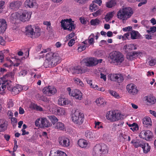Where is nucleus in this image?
Returning a JSON list of instances; mask_svg holds the SVG:
<instances>
[{"instance_id":"1","label":"nucleus","mask_w":156,"mask_h":156,"mask_svg":"<svg viewBox=\"0 0 156 156\" xmlns=\"http://www.w3.org/2000/svg\"><path fill=\"white\" fill-rule=\"evenodd\" d=\"M46 60L44 63L45 67H52L59 62L60 57L58 53L50 52L46 55Z\"/></svg>"},{"instance_id":"2","label":"nucleus","mask_w":156,"mask_h":156,"mask_svg":"<svg viewBox=\"0 0 156 156\" xmlns=\"http://www.w3.org/2000/svg\"><path fill=\"white\" fill-rule=\"evenodd\" d=\"M133 14L132 9L130 7H125L120 9L117 14V18L123 21L127 20Z\"/></svg>"},{"instance_id":"3","label":"nucleus","mask_w":156,"mask_h":156,"mask_svg":"<svg viewBox=\"0 0 156 156\" xmlns=\"http://www.w3.org/2000/svg\"><path fill=\"white\" fill-rule=\"evenodd\" d=\"M109 58L111 60V62L118 64L122 62L124 60V57L120 52L114 51L110 54Z\"/></svg>"},{"instance_id":"4","label":"nucleus","mask_w":156,"mask_h":156,"mask_svg":"<svg viewBox=\"0 0 156 156\" xmlns=\"http://www.w3.org/2000/svg\"><path fill=\"white\" fill-rule=\"evenodd\" d=\"M108 148L105 144H97L94 147L92 152L94 156H101L102 154L108 153Z\"/></svg>"},{"instance_id":"5","label":"nucleus","mask_w":156,"mask_h":156,"mask_svg":"<svg viewBox=\"0 0 156 156\" xmlns=\"http://www.w3.org/2000/svg\"><path fill=\"white\" fill-rule=\"evenodd\" d=\"M0 84V94H2L6 88L9 91H12L13 94H17L19 91L16 87H13L12 83L11 81H6Z\"/></svg>"},{"instance_id":"6","label":"nucleus","mask_w":156,"mask_h":156,"mask_svg":"<svg viewBox=\"0 0 156 156\" xmlns=\"http://www.w3.org/2000/svg\"><path fill=\"white\" fill-rule=\"evenodd\" d=\"M40 29L38 27H33L31 25L26 27L25 33L26 35L31 37H37L40 35Z\"/></svg>"},{"instance_id":"7","label":"nucleus","mask_w":156,"mask_h":156,"mask_svg":"<svg viewBox=\"0 0 156 156\" xmlns=\"http://www.w3.org/2000/svg\"><path fill=\"white\" fill-rule=\"evenodd\" d=\"M72 121L75 124L81 125L84 120V115L78 111H76L73 114L72 118Z\"/></svg>"},{"instance_id":"8","label":"nucleus","mask_w":156,"mask_h":156,"mask_svg":"<svg viewBox=\"0 0 156 156\" xmlns=\"http://www.w3.org/2000/svg\"><path fill=\"white\" fill-rule=\"evenodd\" d=\"M102 61L101 59H98L94 58H89L83 59L81 62L84 63L87 66H92L101 63Z\"/></svg>"},{"instance_id":"9","label":"nucleus","mask_w":156,"mask_h":156,"mask_svg":"<svg viewBox=\"0 0 156 156\" xmlns=\"http://www.w3.org/2000/svg\"><path fill=\"white\" fill-rule=\"evenodd\" d=\"M107 119L111 122H115L120 119V114L115 111L108 112L106 116Z\"/></svg>"},{"instance_id":"10","label":"nucleus","mask_w":156,"mask_h":156,"mask_svg":"<svg viewBox=\"0 0 156 156\" xmlns=\"http://www.w3.org/2000/svg\"><path fill=\"white\" fill-rule=\"evenodd\" d=\"M71 19L62 20L61 21L62 27L64 30H71L75 28L74 25L73 23H71Z\"/></svg>"},{"instance_id":"11","label":"nucleus","mask_w":156,"mask_h":156,"mask_svg":"<svg viewBox=\"0 0 156 156\" xmlns=\"http://www.w3.org/2000/svg\"><path fill=\"white\" fill-rule=\"evenodd\" d=\"M31 15V13L30 12L24 11L22 13H19V20L23 22L28 21L30 19Z\"/></svg>"},{"instance_id":"12","label":"nucleus","mask_w":156,"mask_h":156,"mask_svg":"<svg viewBox=\"0 0 156 156\" xmlns=\"http://www.w3.org/2000/svg\"><path fill=\"white\" fill-rule=\"evenodd\" d=\"M139 136L146 140H150L152 138L153 134L149 130H143L140 133Z\"/></svg>"},{"instance_id":"13","label":"nucleus","mask_w":156,"mask_h":156,"mask_svg":"<svg viewBox=\"0 0 156 156\" xmlns=\"http://www.w3.org/2000/svg\"><path fill=\"white\" fill-rule=\"evenodd\" d=\"M42 92L46 95L50 96L55 94L57 92V90L54 87L49 86L44 87L42 90Z\"/></svg>"},{"instance_id":"14","label":"nucleus","mask_w":156,"mask_h":156,"mask_svg":"<svg viewBox=\"0 0 156 156\" xmlns=\"http://www.w3.org/2000/svg\"><path fill=\"white\" fill-rule=\"evenodd\" d=\"M108 79L112 81H117L119 83L122 82L123 80V77L120 74H110L108 75Z\"/></svg>"},{"instance_id":"15","label":"nucleus","mask_w":156,"mask_h":156,"mask_svg":"<svg viewBox=\"0 0 156 156\" xmlns=\"http://www.w3.org/2000/svg\"><path fill=\"white\" fill-rule=\"evenodd\" d=\"M58 104L62 106H72L73 105V101L70 100L67 98H60L58 100Z\"/></svg>"},{"instance_id":"16","label":"nucleus","mask_w":156,"mask_h":156,"mask_svg":"<svg viewBox=\"0 0 156 156\" xmlns=\"http://www.w3.org/2000/svg\"><path fill=\"white\" fill-rule=\"evenodd\" d=\"M58 141L59 144L63 147H69L70 144L69 139L65 136H62L59 137Z\"/></svg>"},{"instance_id":"17","label":"nucleus","mask_w":156,"mask_h":156,"mask_svg":"<svg viewBox=\"0 0 156 156\" xmlns=\"http://www.w3.org/2000/svg\"><path fill=\"white\" fill-rule=\"evenodd\" d=\"M126 88L128 93L132 95L136 94L138 92L136 86L133 83L128 84L126 86Z\"/></svg>"},{"instance_id":"18","label":"nucleus","mask_w":156,"mask_h":156,"mask_svg":"<svg viewBox=\"0 0 156 156\" xmlns=\"http://www.w3.org/2000/svg\"><path fill=\"white\" fill-rule=\"evenodd\" d=\"M24 5L26 8H37L38 6V4L34 0H26L24 3Z\"/></svg>"},{"instance_id":"19","label":"nucleus","mask_w":156,"mask_h":156,"mask_svg":"<svg viewBox=\"0 0 156 156\" xmlns=\"http://www.w3.org/2000/svg\"><path fill=\"white\" fill-rule=\"evenodd\" d=\"M69 95L74 97L76 99L81 100L83 98V94L78 89H74L69 93Z\"/></svg>"},{"instance_id":"20","label":"nucleus","mask_w":156,"mask_h":156,"mask_svg":"<svg viewBox=\"0 0 156 156\" xmlns=\"http://www.w3.org/2000/svg\"><path fill=\"white\" fill-rule=\"evenodd\" d=\"M144 99L147 105H153L156 102L155 98L151 95L145 96L144 97Z\"/></svg>"},{"instance_id":"21","label":"nucleus","mask_w":156,"mask_h":156,"mask_svg":"<svg viewBox=\"0 0 156 156\" xmlns=\"http://www.w3.org/2000/svg\"><path fill=\"white\" fill-rule=\"evenodd\" d=\"M14 77V73H9L5 75L3 78L0 80V84H3L2 83L6 81H11L9 80L12 79Z\"/></svg>"},{"instance_id":"22","label":"nucleus","mask_w":156,"mask_h":156,"mask_svg":"<svg viewBox=\"0 0 156 156\" xmlns=\"http://www.w3.org/2000/svg\"><path fill=\"white\" fill-rule=\"evenodd\" d=\"M137 49V46L134 44H126L124 46L123 50L126 52L127 53L132 50Z\"/></svg>"},{"instance_id":"23","label":"nucleus","mask_w":156,"mask_h":156,"mask_svg":"<svg viewBox=\"0 0 156 156\" xmlns=\"http://www.w3.org/2000/svg\"><path fill=\"white\" fill-rule=\"evenodd\" d=\"M77 144L80 147L83 148L88 147L90 146L88 141L83 139H79L77 142Z\"/></svg>"},{"instance_id":"24","label":"nucleus","mask_w":156,"mask_h":156,"mask_svg":"<svg viewBox=\"0 0 156 156\" xmlns=\"http://www.w3.org/2000/svg\"><path fill=\"white\" fill-rule=\"evenodd\" d=\"M22 4V2L16 1L11 2L9 5V7L11 9L16 10L18 9Z\"/></svg>"},{"instance_id":"25","label":"nucleus","mask_w":156,"mask_h":156,"mask_svg":"<svg viewBox=\"0 0 156 156\" xmlns=\"http://www.w3.org/2000/svg\"><path fill=\"white\" fill-rule=\"evenodd\" d=\"M7 27L6 22L5 20L3 19H0V33L4 32Z\"/></svg>"},{"instance_id":"26","label":"nucleus","mask_w":156,"mask_h":156,"mask_svg":"<svg viewBox=\"0 0 156 156\" xmlns=\"http://www.w3.org/2000/svg\"><path fill=\"white\" fill-rule=\"evenodd\" d=\"M7 122L4 119H0V132L5 131L7 129Z\"/></svg>"},{"instance_id":"27","label":"nucleus","mask_w":156,"mask_h":156,"mask_svg":"<svg viewBox=\"0 0 156 156\" xmlns=\"http://www.w3.org/2000/svg\"><path fill=\"white\" fill-rule=\"evenodd\" d=\"M141 53L140 51H134L133 53H128L126 56L127 59L132 60L135 58L136 56H137L140 55Z\"/></svg>"},{"instance_id":"28","label":"nucleus","mask_w":156,"mask_h":156,"mask_svg":"<svg viewBox=\"0 0 156 156\" xmlns=\"http://www.w3.org/2000/svg\"><path fill=\"white\" fill-rule=\"evenodd\" d=\"M49 156H67L65 153L61 151H51Z\"/></svg>"},{"instance_id":"29","label":"nucleus","mask_w":156,"mask_h":156,"mask_svg":"<svg viewBox=\"0 0 156 156\" xmlns=\"http://www.w3.org/2000/svg\"><path fill=\"white\" fill-rule=\"evenodd\" d=\"M41 127H48L51 125V123L46 118H41Z\"/></svg>"},{"instance_id":"30","label":"nucleus","mask_w":156,"mask_h":156,"mask_svg":"<svg viewBox=\"0 0 156 156\" xmlns=\"http://www.w3.org/2000/svg\"><path fill=\"white\" fill-rule=\"evenodd\" d=\"M94 34H92L89 37L88 39L83 41V43L85 44L92 45L94 43Z\"/></svg>"},{"instance_id":"31","label":"nucleus","mask_w":156,"mask_h":156,"mask_svg":"<svg viewBox=\"0 0 156 156\" xmlns=\"http://www.w3.org/2000/svg\"><path fill=\"white\" fill-rule=\"evenodd\" d=\"M71 71L73 74L82 73L85 72L84 70H83L79 67H72Z\"/></svg>"},{"instance_id":"32","label":"nucleus","mask_w":156,"mask_h":156,"mask_svg":"<svg viewBox=\"0 0 156 156\" xmlns=\"http://www.w3.org/2000/svg\"><path fill=\"white\" fill-rule=\"evenodd\" d=\"M142 146L141 147L143 149V152L145 154H147L151 149V147L147 143H146L143 142L142 144Z\"/></svg>"},{"instance_id":"33","label":"nucleus","mask_w":156,"mask_h":156,"mask_svg":"<svg viewBox=\"0 0 156 156\" xmlns=\"http://www.w3.org/2000/svg\"><path fill=\"white\" fill-rule=\"evenodd\" d=\"M143 142L137 140H133L131 141V143H132L134 146L136 148L139 147H141L142 146V144Z\"/></svg>"},{"instance_id":"34","label":"nucleus","mask_w":156,"mask_h":156,"mask_svg":"<svg viewBox=\"0 0 156 156\" xmlns=\"http://www.w3.org/2000/svg\"><path fill=\"white\" fill-rule=\"evenodd\" d=\"M97 105L103 107L105 104V100L103 98H99L96 100Z\"/></svg>"},{"instance_id":"35","label":"nucleus","mask_w":156,"mask_h":156,"mask_svg":"<svg viewBox=\"0 0 156 156\" xmlns=\"http://www.w3.org/2000/svg\"><path fill=\"white\" fill-rule=\"evenodd\" d=\"M10 20L13 23L19 20V13L17 12L12 14L10 17Z\"/></svg>"},{"instance_id":"36","label":"nucleus","mask_w":156,"mask_h":156,"mask_svg":"<svg viewBox=\"0 0 156 156\" xmlns=\"http://www.w3.org/2000/svg\"><path fill=\"white\" fill-rule=\"evenodd\" d=\"M146 63L151 66H154L156 64V59L153 58H148L146 61Z\"/></svg>"},{"instance_id":"37","label":"nucleus","mask_w":156,"mask_h":156,"mask_svg":"<svg viewBox=\"0 0 156 156\" xmlns=\"http://www.w3.org/2000/svg\"><path fill=\"white\" fill-rule=\"evenodd\" d=\"M57 114L59 115H63L66 113L65 109L63 108H58L57 109Z\"/></svg>"},{"instance_id":"38","label":"nucleus","mask_w":156,"mask_h":156,"mask_svg":"<svg viewBox=\"0 0 156 156\" xmlns=\"http://www.w3.org/2000/svg\"><path fill=\"white\" fill-rule=\"evenodd\" d=\"M143 123L144 125H151L152 122L149 117H147L143 119Z\"/></svg>"},{"instance_id":"39","label":"nucleus","mask_w":156,"mask_h":156,"mask_svg":"<svg viewBox=\"0 0 156 156\" xmlns=\"http://www.w3.org/2000/svg\"><path fill=\"white\" fill-rule=\"evenodd\" d=\"M116 4V1L115 0H109L106 4L107 7L111 8L114 6Z\"/></svg>"},{"instance_id":"40","label":"nucleus","mask_w":156,"mask_h":156,"mask_svg":"<svg viewBox=\"0 0 156 156\" xmlns=\"http://www.w3.org/2000/svg\"><path fill=\"white\" fill-rule=\"evenodd\" d=\"M114 12H110L108 13L105 17L104 19L106 22H108L113 17Z\"/></svg>"},{"instance_id":"41","label":"nucleus","mask_w":156,"mask_h":156,"mask_svg":"<svg viewBox=\"0 0 156 156\" xmlns=\"http://www.w3.org/2000/svg\"><path fill=\"white\" fill-rule=\"evenodd\" d=\"M73 80L75 83L79 86L81 87H83L84 86V84L80 79L75 77L74 78Z\"/></svg>"},{"instance_id":"42","label":"nucleus","mask_w":156,"mask_h":156,"mask_svg":"<svg viewBox=\"0 0 156 156\" xmlns=\"http://www.w3.org/2000/svg\"><path fill=\"white\" fill-rule=\"evenodd\" d=\"M129 34V37L132 39H136L137 34L138 33L135 31H132L130 32H128Z\"/></svg>"},{"instance_id":"43","label":"nucleus","mask_w":156,"mask_h":156,"mask_svg":"<svg viewBox=\"0 0 156 156\" xmlns=\"http://www.w3.org/2000/svg\"><path fill=\"white\" fill-rule=\"evenodd\" d=\"M94 124V128L95 129H103V124L101 122L98 121H95Z\"/></svg>"},{"instance_id":"44","label":"nucleus","mask_w":156,"mask_h":156,"mask_svg":"<svg viewBox=\"0 0 156 156\" xmlns=\"http://www.w3.org/2000/svg\"><path fill=\"white\" fill-rule=\"evenodd\" d=\"M48 117L53 125L58 121V119L54 115L48 116Z\"/></svg>"},{"instance_id":"45","label":"nucleus","mask_w":156,"mask_h":156,"mask_svg":"<svg viewBox=\"0 0 156 156\" xmlns=\"http://www.w3.org/2000/svg\"><path fill=\"white\" fill-rule=\"evenodd\" d=\"M55 128L60 130H63L65 128L64 124L61 122H58L56 123Z\"/></svg>"},{"instance_id":"46","label":"nucleus","mask_w":156,"mask_h":156,"mask_svg":"<svg viewBox=\"0 0 156 156\" xmlns=\"http://www.w3.org/2000/svg\"><path fill=\"white\" fill-rule=\"evenodd\" d=\"M85 135L86 137L89 139L93 138L94 136V134L93 133L88 131L86 132Z\"/></svg>"},{"instance_id":"47","label":"nucleus","mask_w":156,"mask_h":156,"mask_svg":"<svg viewBox=\"0 0 156 156\" xmlns=\"http://www.w3.org/2000/svg\"><path fill=\"white\" fill-rule=\"evenodd\" d=\"M129 126L130 127V129L133 131L137 130L138 129V125L135 123H133L132 124H128Z\"/></svg>"},{"instance_id":"48","label":"nucleus","mask_w":156,"mask_h":156,"mask_svg":"<svg viewBox=\"0 0 156 156\" xmlns=\"http://www.w3.org/2000/svg\"><path fill=\"white\" fill-rule=\"evenodd\" d=\"M108 92L110 94L116 98L119 99L120 98L119 94L115 91L112 90H109Z\"/></svg>"},{"instance_id":"49","label":"nucleus","mask_w":156,"mask_h":156,"mask_svg":"<svg viewBox=\"0 0 156 156\" xmlns=\"http://www.w3.org/2000/svg\"><path fill=\"white\" fill-rule=\"evenodd\" d=\"M36 97L37 98V97H39V100H42L44 102H49V99L48 98H47L45 96H41V95L39 94H37Z\"/></svg>"},{"instance_id":"50","label":"nucleus","mask_w":156,"mask_h":156,"mask_svg":"<svg viewBox=\"0 0 156 156\" xmlns=\"http://www.w3.org/2000/svg\"><path fill=\"white\" fill-rule=\"evenodd\" d=\"M94 2L90 5V10L92 12L95 11L98 9V6L95 4L94 3Z\"/></svg>"},{"instance_id":"51","label":"nucleus","mask_w":156,"mask_h":156,"mask_svg":"<svg viewBox=\"0 0 156 156\" xmlns=\"http://www.w3.org/2000/svg\"><path fill=\"white\" fill-rule=\"evenodd\" d=\"M99 23L100 21L98 19H92L90 21L91 24L93 26L98 25L99 24Z\"/></svg>"},{"instance_id":"52","label":"nucleus","mask_w":156,"mask_h":156,"mask_svg":"<svg viewBox=\"0 0 156 156\" xmlns=\"http://www.w3.org/2000/svg\"><path fill=\"white\" fill-rule=\"evenodd\" d=\"M41 118H39L36 120L35 122V125L36 126L41 127Z\"/></svg>"},{"instance_id":"53","label":"nucleus","mask_w":156,"mask_h":156,"mask_svg":"<svg viewBox=\"0 0 156 156\" xmlns=\"http://www.w3.org/2000/svg\"><path fill=\"white\" fill-rule=\"evenodd\" d=\"M130 38L129 34L128 32L122 36V40L123 41L126 40V39H129Z\"/></svg>"},{"instance_id":"54","label":"nucleus","mask_w":156,"mask_h":156,"mask_svg":"<svg viewBox=\"0 0 156 156\" xmlns=\"http://www.w3.org/2000/svg\"><path fill=\"white\" fill-rule=\"evenodd\" d=\"M155 31H156V27L154 26L151 27L150 29V30H147V32L148 33H149L150 32L154 33Z\"/></svg>"},{"instance_id":"55","label":"nucleus","mask_w":156,"mask_h":156,"mask_svg":"<svg viewBox=\"0 0 156 156\" xmlns=\"http://www.w3.org/2000/svg\"><path fill=\"white\" fill-rule=\"evenodd\" d=\"M136 1L138 2H141L138 4V6L139 7L143 5H144L146 3L147 0H136Z\"/></svg>"},{"instance_id":"56","label":"nucleus","mask_w":156,"mask_h":156,"mask_svg":"<svg viewBox=\"0 0 156 156\" xmlns=\"http://www.w3.org/2000/svg\"><path fill=\"white\" fill-rule=\"evenodd\" d=\"M94 89L101 91H104L105 90V89L103 87H99L97 85H95V86L94 87Z\"/></svg>"},{"instance_id":"57","label":"nucleus","mask_w":156,"mask_h":156,"mask_svg":"<svg viewBox=\"0 0 156 156\" xmlns=\"http://www.w3.org/2000/svg\"><path fill=\"white\" fill-rule=\"evenodd\" d=\"M75 40L74 38L71 39L69 41L68 44L69 46H72L74 44Z\"/></svg>"},{"instance_id":"58","label":"nucleus","mask_w":156,"mask_h":156,"mask_svg":"<svg viewBox=\"0 0 156 156\" xmlns=\"http://www.w3.org/2000/svg\"><path fill=\"white\" fill-rule=\"evenodd\" d=\"M141 23L144 26L147 27L149 23V22L147 20H144L142 21Z\"/></svg>"},{"instance_id":"59","label":"nucleus","mask_w":156,"mask_h":156,"mask_svg":"<svg viewBox=\"0 0 156 156\" xmlns=\"http://www.w3.org/2000/svg\"><path fill=\"white\" fill-rule=\"evenodd\" d=\"M5 42L2 37L0 36V44L4 46L5 45Z\"/></svg>"},{"instance_id":"60","label":"nucleus","mask_w":156,"mask_h":156,"mask_svg":"<svg viewBox=\"0 0 156 156\" xmlns=\"http://www.w3.org/2000/svg\"><path fill=\"white\" fill-rule=\"evenodd\" d=\"M5 4L4 1H0V13L2 12V10L3 9V6Z\"/></svg>"},{"instance_id":"61","label":"nucleus","mask_w":156,"mask_h":156,"mask_svg":"<svg viewBox=\"0 0 156 156\" xmlns=\"http://www.w3.org/2000/svg\"><path fill=\"white\" fill-rule=\"evenodd\" d=\"M9 62L10 63V64H9L8 63H6L4 64V66L5 67H11V66H12V64H13V62L11 61V60H10L9 61Z\"/></svg>"},{"instance_id":"62","label":"nucleus","mask_w":156,"mask_h":156,"mask_svg":"<svg viewBox=\"0 0 156 156\" xmlns=\"http://www.w3.org/2000/svg\"><path fill=\"white\" fill-rule=\"evenodd\" d=\"M80 20L82 24H86L87 23L84 17H80Z\"/></svg>"},{"instance_id":"63","label":"nucleus","mask_w":156,"mask_h":156,"mask_svg":"<svg viewBox=\"0 0 156 156\" xmlns=\"http://www.w3.org/2000/svg\"><path fill=\"white\" fill-rule=\"evenodd\" d=\"M100 78L103 79L104 81H106V75L101 73L100 74Z\"/></svg>"},{"instance_id":"64","label":"nucleus","mask_w":156,"mask_h":156,"mask_svg":"<svg viewBox=\"0 0 156 156\" xmlns=\"http://www.w3.org/2000/svg\"><path fill=\"white\" fill-rule=\"evenodd\" d=\"M74 34H75L73 33H70V34L66 36L67 39H69L70 38H72L74 36Z\"/></svg>"}]
</instances>
